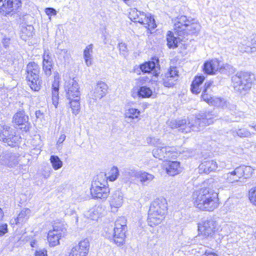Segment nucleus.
Wrapping results in <instances>:
<instances>
[{
    "label": "nucleus",
    "instance_id": "c85d7f7f",
    "mask_svg": "<svg viewBox=\"0 0 256 256\" xmlns=\"http://www.w3.org/2000/svg\"><path fill=\"white\" fill-rule=\"evenodd\" d=\"M166 170L171 176L178 174L181 172L180 162L177 161H168L166 165Z\"/></svg>",
    "mask_w": 256,
    "mask_h": 256
},
{
    "label": "nucleus",
    "instance_id": "5fc2aeb1",
    "mask_svg": "<svg viewBox=\"0 0 256 256\" xmlns=\"http://www.w3.org/2000/svg\"><path fill=\"white\" fill-rule=\"evenodd\" d=\"M8 232V225L6 224L0 226V236L4 235Z\"/></svg>",
    "mask_w": 256,
    "mask_h": 256
},
{
    "label": "nucleus",
    "instance_id": "4468645a",
    "mask_svg": "<svg viewBox=\"0 0 256 256\" xmlns=\"http://www.w3.org/2000/svg\"><path fill=\"white\" fill-rule=\"evenodd\" d=\"M179 78L176 67H170L164 74L162 75V82L165 87L172 88L176 83Z\"/></svg>",
    "mask_w": 256,
    "mask_h": 256
},
{
    "label": "nucleus",
    "instance_id": "e2e57ef3",
    "mask_svg": "<svg viewBox=\"0 0 256 256\" xmlns=\"http://www.w3.org/2000/svg\"><path fill=\"white\" fill-rule=\"evenodd\" d=\"M248 126L254 129L255 130H256V124H249Z\"/></svg>",
    "mask_w": 256,
    "mask_h": 256
},
{
    "label": "nucleus",
    "instance_id": "de8ad7c7",
    "mask_svg": "<svg viewBox=\"0 0 256 256\" xmlns=\"http://www.w3.org/2000/svg\"><path fill=\"white\" fill-rule=\"evenodd\" d=\"M56 54L59 56L60 58H63L64 60L68 59L70 54L66 49L58 48Z\"/></svg>",
    "mask_w": 256,
    "mask_h": 256
},
{
    "label": "nucleus",
    "instance_id": "69168bd1",
    "mask_svg": "<svg viewBox=\"0 0 256 256\" xmlns=\"http://www.w3.org/2000/svg\"><path fill=\"white\" fill-rule=\"evenodd\" d=\"M211 256H218V254H216L215 253H212Z\"/></svg>",
    "mask_w": 256,
    "mask_h": 256
},
{
    "label": "nucleus",
    "instance_id": "6ab92c4d",
    "mask_svg": "<svg viewBox=\"0 0 256 256\" xmlns=\"http://www.w3.org/2000/svg\"><path fill=\"white\" fill-rule=\"evenodd\" d=\"M18 164V156L14 154L4 152L0 154V164L13 167Z\"/></svg>",
    "mask_w": 256,
    "mask_h": 256
},
{
    "label": "nucleus",
    "instance_id": "ea45409f",
    "mask_svg": "<svg viewBox=\"0 0 256 256\" xmlns=\"http://www.w3.org/2000/svg\"><path fill=\"white\" fill-rule=\"evenodd\" d=\"M34 28L32 26H22L21 29V38L26 40L28 38H30L33 35Z\"/></svg>",
    "mask_w": 256,
    "mask_h": 256
},
{
    "label": "nucleus",
    "instance_id": "cd10ccee",
    "mask_svg": "<svg viewBox=\"0 0 256 256\" xmlns=\"http://www.w3.org/2000/svg\"><path fill=\"white\" fill-rule=\"evenodd\" d=\"M106 212L103 206L99 205L96 206L87 212L86 216L88 218L92 220H97L102 216Z\"/></svg>",
    "mask_w": 256,
    "mask_h": 256
},
{
    "label": "nucleus",
    "instance_id": "0e129e2a",
    "mask_svg": "<svg viewBox=\"0 0 256 256\" xmlns=\"http://www.w3.org/2000/svg\"><path fill=\"white\" fill-rule=\"evenodd\" d=\"M3 212L2 211V210L0 208V220L2 219L3 218Z\"/></svg>",
    "mask_w": 256,
    "mask_h": 256
},
{
    "label": "nucleus",
    "instance_id": "bf43d9fd",
    "mask_svg": "<svg viewBox=\"0 0 256 256\" xmlns=\"http://www.w3.org/2000/svg\"><path fill=\"white\" fill-rule=\"evenodd\" d=\"M43 114L40 110H36V118H40Z\"/></svg>",
    "mask_w": 256,
    "mask_h": 256
},
{
    "label": "nucleus",
    "instance_id": "7ed1b4c3",
    "mask_svg": "<svg viewBox=\"0 0 256 256\" xmlns=\"http://www.w3.org/2000/svg\"><path fill=\"white\" fill-rule=\"evenodd\" d=\"M167 210L166 200L164 198L154 200L150 206L148 222L152 227L160 224L164 218Z\"/></svg>",
    "mask_w": 256,
    "mask_h": 256
},
{
    "label": "nucleus",
    "instance_id": "f03ea898",
    "mask_svg": "<svg viewBox=\"0 0 256 256\" xmlns=\"http://www.w3.org/2000/svg\"><path fill=\"white\" fill-rule=\"evenodd\" d=\"M192 197L194 206L200 210L212 212L218 206L217 194L208 188L194 191Z\"/></svg>",
    "mask_w": 256,
    "mask_h": 256
},
{
    "label": "nucleus",
    "instance_id": "aec40b11",
    "mask_svg": "<svg viewBox=\"0 0 256 256\" xmlns=\"http://www.w3.org/2000/svg\"><path fill=\"white\" fill-rule=\"evenodd\" d=\"M239 48L242 52H256V34H254L250 38L244 40L241 44L239 45Z\"/></svg>",
    "mask_w": 256,
    "mask_h": 256
},
{
    "label": "nucleus",
    "instance_id": "bb28decb",
    "mask_svg": "<svg viewBox=\"0 0 256 256\" xmlns=\"http://www.w3.org/2000/svg\"><path fill=\"white\" fill-rule=\"evenodd\" d=\"M108 90L107 85L104 82H100L95 86L92 98L94 100L101 99L106 94Z\"/></svg>",
    "mask_w": 256,
    "mask_h": 256
},
{
    "label": "nucleus",
    "instance_id": "e433bc0d",
    "mask_svg": "<svg viewBox=\"0 0 256 256\" xmlns=\"http://www.w3.org/2000/svg\"><path fill=\"white\" fill-rule=\"evenodd\" d=\"M30 210L28 208H24L18 214L16 218L14 220L16 224H22L25 222L29 218Z\"/></svg>",
    "mask_w": 256,
    "mask_h": 256
},
{
    "label": "nucleus",
    "instance_id": "f704fd0d",
    "mask_svg": "<svg viewBox=\"0 0 256 256\" xmlns=\"http://www.w3.org/2000/svg\"><path fill=\"white\" fill-rule=\"evenodd\" d=\"M200 29V26L199 24L192 22L189 23L186 28L184 30L183 36L196 34Z\"/></svg>",
    "mask_w": 256,
    "mask_h": 256
},
{
    "label": "nucleus",
    "instance_id": "473e14b6",
    "mask_svg": "<svg viewBox=\"0 0 256 256\" xmlns=\"http://www.w3.org/2000/svg\"><path fill=\"white\" fill-rule=\"evenodd\" d=\"M146 14L144 12L138 11L136 8H133L131 9L129 12V18L132 20L142 24Z\"/></svg>",
    "mask_w": 256,
    "mask_h": 256
},
{
    "label": "nucleus",
    "instance_id": "4d7b16f0",
    "mask_svg": "<svg viewBox=\"0 0 256 256\" xmlns=\"http://www.w3.org/2000/svg\"><path fill=\"white\" fill-rule=\"evenodd\" d=\"M10 44V39L8 38H4L2 40V44L6 48H8Z\"/></svg>",
    "mask_w": 256,
    "mask_h": 256
},
{
    "label": "nucleus",
    "instance_id": "49530a36",
    "mask_svg": "<svg viewBox=\"0 0 256 256\" xmlns=\"http://www.w3.org/2000/svg\"><path fill=\"white\" fill-rule=\"evenodd\" d=\"M248 198L251 203L256 206V186L252 188L249 190Z\"/></svg>",
    "mask_w": 256,
    "mask_h": 256
},
{
    "label": "nucleus",
    "instance_id": "2eb2a0df",
    "mask_svg": "<svg viewBox=\"0 0 256 256\" xmlns=\"http://www.w3.org/2000/svg\"><path fill=\"white\" fill-rule=\"evenodd\" d=\"M13 123L18 126H20V128L24 132H27L30 128L28 117L23 110H20L15 114L12 118Z\"/></svg>",
    "mask_w": 256,
    "mask_h": 256
},
{
    "label": "nucleus",
    "instance_id": "79ce46f5",
    "mask_svg": "<svg viewBox=\"0 0 256 256\" xmlns=\"http://www.w3.org/2000/svg\"><path fill=\"white\" fill-rule=\"evenodd\" d=\"M152 94V90L146 86H142L138 92V95L142 98H148Z\"/></svg>",
    "mask_w": 256,
    "mask_h": 256
},
{
    "label": "nucleus",
    "instance_id": "a211bd4d",
    "mask_svg": "<svg viewBox=\"0 0 256 256\" xmlns=\"http://www.w3.org/2000/svg\"><path fill=\"white\" fill-rule=\"evenodd\" d=\"M123 202V194L121 191L116 190L112 194L110 198V204L112 212H116L117 209L122 206Z\"/></svg>",
    "mask_w": 256,
    "mask_h": 256
},
{
    "label": "nucleus",
    "instance_id": "c756f323",
    "mask_svg": "<svg viewBox=\"0 0 256 256\" xmlns=\"http://www.w3.org/2000/svg\"><path fill=\"white\" fill-rule=\"evenodd\" d=\"M230 132L234 136L242 138H250L252 134L248 129L245 128L234 127L232 128Z\"/></svg>",
    "mask_w": 256,
    "mask_h": 256
},
{
    "label": "nucleus",
    "instance_id": "13d9d810",
    "mask_svg": "<svg viewBox=\"0 0 256 256\" xmlns=\"http://www.w3.org/2000/svg\"><path fill=\"white\" fill-rule=\"evenodd\" d=\"M66 138V136L65 134H61L58 140L57 144L59 145L60 144H62L65 140Z\"/></svg>",
    "mask_w": 256,
    "mask_h": 256
},
{
    "label": "nucleus",
    "instance_id": "8fccbe9b",
    "mask_svg": "<svg viewBox=\"0 0 256 256\" xmlns=\"http://www.w3.org/2000/svg\"><path fill=\"white\" fill-rule=\"evenodd\" d=\"M42 64H50L54 63L50 52L48 50H44L43 56Z\"/></svg>",
    "mask_w": 256,
    "mask_h": 256
},
{
    "label": "nucleus",
    "instance_id": "680f3d73",
    "mask_svg": "<svg viewBox=\"0 0 256 256\" xmlns=\"http://www.w3.org/2000/svg\"><path fill=\"white\" fill-rule=\"evenodd\" d=\"M214 253L213 252H210V250H206L205 251L204 254L207 256H211L212 254Z\"/></svg>",
    "mask_w": 256,
    "mask_h": 256
},
{
    "label": "nucleus",
    "instance_id": "4c0bfd02",
    "mask_svg": "<svg viewBox=\"0 0 256 256\" xmlns=\"http://www.w3.org/2000/svg\"><path fill=\"white\" fill-rule=\"evenodd\" d=\"M92 48L93 45L92 44H90L88 45L84 50V61L86 64L87 66H89L92 64Z\"/></svg>",
    "mask_w": 256,
    "mask_h": 256
},
{
    "label": "nucleus",
    "instance_id": "7c9ffc66",
    "mask_svg": "<svg viewBox=\"0 0 256 256\" xmlns=\"http://www.w3.org/2000/svg\"><path fill=\"white\" fill-rule=\"evenodd\" d=\"M212 105L222 108H228L230 110H234L236 108L235 105L230 104L226 99L217 97L214 100Z\"/></svg>",
    "mask_w": 256,
    "mask_h": 256
},
{
    "label": "nucleus",
    "instance_id": "f3484780",
    "mask_svg": "<svg viewBox=\"0 0 256 256\" xmlns=\"http://www.w3.org/2000/svg\"><path fill=\"white\" fill-rule=\"evenodd\" d=\"M20 6V0H0V12L9 14L16 10Z\"/></svg>",
    "mask_w": 256,
    "mask_h": 256
},
{
    "label": "nucleus",
    "instance_id": "dca6fc26",
    "mask_svg": "<svg viewBox=\"0 0 256 256\" xmlns=\"http://www.w3.org/2000/svg\"><path fill=\"white\" fill-rule=\"evenodd\" d=\"M65 229L58 226H54L53 230H50L48 234V240L50 246H55L59 244L60 240L64 234Z\"/></svg>",
    "mask_w": 256,
    "mask_h": 256
},
{
    "label": "nucleus",
    "instance_id": "423d86ee",
    "mask_svg": "<svg viewBox=\"0 0 256 256\" xmlns=\"http://www.w3.org/2000/svg\"><path fill=\"white\" fill-rule=\"evenodd\" d=\"M254 78V74L242 72H237L232 78L234 90L240 94H244L251 88Z\"/></svg>",
    "mask_w": 256,
    "mask_h": 256
},
{
    "label": "nucleus",
    "instance_id": "3c124183",
    "mask_svg": "<svg viewBox=\"0 0 256 256\" xmlns=\"http://www.w3.org/2000/svg\"><path fill=\"white\" fill-rule=\"evenodd\" d=\"M147 142L148 144L155 146L156 148L162 145L160 140L156 138H149L147 139Z\"/></svg>",
    "mask_w": 256,
    "mask_h": 256
},
{
    "label": "nucleus",
    "instance_id": "58836bf2",
    "mask_svg": "<svg viewBox=\"0 0 256 256\" xmlns=\"http://www.w3.org/2000/svg\"><path fill=\"white\" fill-rule=\"evenodd\" d=\"M105 236L108 239L110 240V241L113 242L117 246H122L124 244H119V243H117L116 241L118 240V238L116 237H118V236H116V232L114 231L113 228L111 226L110 228H108L107 230L105 231Z\"/></svg>",
    "mask_w": 256,
    "mask_h": 256
},
{
    "label": "nucleus",
    "instance_id": "09e8293b",
    "mask_svg": "<svg viewBox=\"0 0 256 256\" xmlns=\"http://www.w3.org/2000/svg\"><path fill=\"white\" fill-rule=\"evenodd\" d=\"M54 65V63L50 64H42V69L44 72V74L49 76L52 74V66Z\"/></svg>",
    "mask_w": 256,
    "mask_h": 256
},
{
    "label": "nucleus",
    "instance_id": "f8f14e48",
    "mask_svg": "<svg viewBox=\"0 0 256 256\" xmlns=\"http://www.w3.org/2000/svg\"><path fill=\"white\" fill-rule=\"evenodd\" d=\"M114 225L113 229L116 232V236H116L118 238L116 242L119 243V244H124L127 230L126 220L124 216L120 217L116 220Z\"/></svg>",
    "mask_w": 256,
    "mask_h": 256
},
{
    "label": "nucleus",
    "instance_id": "39448f33",
    "mask_svg": "<svg viewBox=\"0 0 256 256\" xmlns=\"http://www.w3.org/2000/svg\"><path fill=\"white\" fill-rule=\"evenodd\" d=\"M40 68L35 62H30L26 66V80L32 90L38 92L42 87V80L40 76Z\"/></svg>",
    "mask_w": 256,
    "mask_h": 256
},
{
    "label": "nucleus",
    "instance_id": "20e7f679",
    "mask_svg": "<svg viewBox=\"0 0 256 256\" xmlns=\"http://www.w3.org/2000/svg\"><path fill=\"white\" fill-rule=\"evenodd\" d=\"M64 90L72 112L76 116L80 112V92L78 83L74 79L69 80L65 83Z\"/></svg>",
    "mask_w": 256,
    "mask_h": 256
},
{
    "label": "nucleus",
    "instance_id": "37998d69",
    "mask_svg": "<svg viewBox=\"0 0 256 256\" xmlns=\"http://www.w3.org/2000/svg\"><path fill=\"white\" fill-rule=\"evenodd\" d=\"M140 114V112L138 109L130 108L125 111L124 116L126 118L134 120L138 118Z\"/></svg>",
    "mask_w": 256,
    "mask_h": 256
},
{
    "label": "nucleus",
    "instance_id": "393cba45",
    "mask_svg": "<svg viewBox=\"0 0 256 256\" xmlns=\"http://www.w3.org/2000/svg\"><path fill=\"white\" fill-rule=\"evenodd\" d=\"M200 172L208 174L211 172L215 171L218 168L216 162L213 160H206L203 161L198 166Z\"/></svg>",
    "mask_w": 256,
    "mask_h": 256
},
{
    "label": "nucleus",
    "instance_id": "603ef678",
    "mask_svg": "<svg viewBox=\"0 0 256 256\" xmlns=\"http://www.w3.org/2000/svg\"><path fill=\"white\" fill-rule=\"evenodd\" d=\"M118 48L120 53L124 55L125 54L128 50L127 46L126 44L123 42L120 43L118 44Z\"/></svg>",
    "mask_w": 256,
    "mask_h": 256
},
{
    "label": "nucleus",
    "instance_id": "72a5a7b5",
    "mask_svg": "<svg viewBox=\"0 0 256 256\" xmlns=\"http://www.w3.org/2000/svg\"><path fill=\"white\" fill-rule=\"evenodd\" d=\"M180 36H178V37L174 36L172 32L168 31L166 38L168 47L170 48H176L178 42L180 40H183V38H181Z\"/></svg>",
    "mask_w": 256,
    "mask_h": 256
},
{
    "label": "nucleus",
    "instance_id": "2f4dec72",
    "mask_svg": "<svg viewBox=\"0 0 256 256\" xmlns=\"http://www.w3.org/2000/svg\"><path fill=\"white\" fill-rule=\"evenodd\" d=\"M204 79V76H202L195 77L192 83L190 88V90L192 94H198L201 92L202 88L200 86L202 84Z\"/></svg>",
    "mask_w": 256,
    "mask_h": 256
},
{
    "label": "nucleus",
    "instance_id": "a19ab883",
    "mask_svg": "<svg viewBox=\"0 0 256 256\" xmlns=\"http://www.w3.org/2000/svg\"><path fill=\"white\" fill-rule=\"evenodd\" d=\"M142 24L148 30H153L156 26L154 18L148 14H146Z\"/></svg>",
    "mask_w": 256,
    "mask_h": 256
},
{
    "label": "nucleus",
    "instance_id": "864d4df0",
    "mask_svg": "<svg viewBox=\"0 0 256 256\" xmlns=\"http://www.w3.org/2000/svg\"><path fill=\"white\" fill-rule=\"evenodd\" d=\"M45 12L48 16H56V10L52 8H47L45 9Z\"/></svg>",
    "mask_w": 256,
    "mask_h": 256
},
{
    "label": "nucleus",
    "instance_id": "6e6552de",
    "mask_svg": "<svg viewBox=\"0 0 256 256\" xmlns=\"http://www.w3.org/2000/svg\"><path fill=\"white\" fill-rule=\"evenodd\" d=\"M20 138L18 135L16 134L15 129L8 126H4L0 133V140L12 147L16 146Z\"/></svg>",
    "mask_w": 256,
    "mask_h": 256
},
{
    "label": "nucleus",
    "instance_id": "5701e85b",
    "mask_svg": "<svg viewBox=\"0 0 256 256\" xmlns=\"http://www.w3.org/2000/svg\"><path fill=\"white\" fill-rule=\"evenodd\" d=\"M129 174L131 176L138 178L140 182L144 184L150 183L154 178V176L152 174L144 171L131 170Z\"/></svg>",
    "mask_w": 256,
    "mask_h": 256
},
{
    "label": "nucleus",
    "instance_id": "4be33fe9",
    "mask_svg": "<svg viewBox=\"0 0 256 256\" xmlns=\"http://www.w3.org/2000/svg\"><path fill=\"white\" fill-rule=\"evenodd\" d=\"M190 21L185 16H181L177 18L174 24V30L178 36H182L184 30L186 28Z\"/></svg>",
    "mask_w": 256,
    "mask_h": 256
},
{
    "label": "nucleus",
    "instance_id": "b1692460",
    "mask_svg": "<svg viewBox=\"0 0 256 256\" xmlns=\"http://www.w3.org/2000/svg\"><path fill=\"white\" fill-rule=\"evenodd\" d=\"M212 84V82L210 81L206 82L204 86L201 98L204 102L208 104L212 105L213 100L216 97H212V96L211 86Z\"/></svg>",
    "mask_w": 256,
    "mask_h": 256
},
{
    "label": "nucleus",
    "instance_id": "ddd939ff",
    "mask_svg": "<svg viewBox=\"0 0 256 256\" xmlns=\"http://www.w3.org/2000/svg\"><path fill=\"white\" fill-rule=\"evenodd\" d=\"M90 248V242L87 238L80 241L68 252L67 256H86Z\"/></svg>",
    "mask_w": 256,
    "mask_h": 256
},
{
    "label": "nucleus",
    "instance_id": "c9c22d12",
    "mask_svg": "<svg viewBox=\"0 0 256 256\" xmlns=\"http://www.w3.org/2000/svg\"><path fill=\"white\" fill-rule=\"evenodd\" d=\"M59 82L54 80L52 84V101L56 108L58 104Z\"/></svg>",
    "mask_w": 256,
    "mask_h": 256
},
{
    "label": "nucleus",
    "instance_id": "412c9836",
    "mask_svg": "<svg viewBox=\"0 0 256 256\" xmlns=\"http://www.w3.org/2000/svg\"><path fill=\"white\" fill-rule=\"evenodd\" d=\"M140 69L144 73L152 72L154 76H157L160 70V66L158 59L152 61H149L142 64L140 66Z\"/></svg>",
    "mask_w": 256,
    "mask_h": 256
},
{
    "label": "nucleus",
    "instance_id": "a18cd8bd",
    "mask_svg": "<svg viewBox=\"0 0 256 256\" xmlns=\"http://www.w3.org/2000/svg\"><path fill=\"white\" fill-rule=\"evenodd\" d=\"M108 174V176H106V178L108 180L111 182L115 180L118 178L119 174V172L118 168L113 166Z\"/></svg>",
    "mask_w": 256,
    "mask_h": 256
},
{
    "label": "nucleus",
    "instance_id": "052dcab7",
    "mask_svg": "<svg viewBox=\"0 0 256 256\" xmlns=\"http://www.w3.org/2000/svg\"><path fill=\"white\" fill-rule=\"evenodd\" d=\"M30 246L32 248H36L37 246V242L36 240L31 242Z\"/></svg>",
    "mask_w": 256,
    "mask_h": 256
},
{
    "label": "nucleus",
    "instance_id": "6e6d98bb",
    "mask_svg": "<svg viewBox=\"0 0 256 256\" xmlns=\"http://www.w3.org/2000/svg\"><path fill=\"white\" fill-rule=\"evenodd\" d=\"M36 256H48L47 251L45 249L40 250L35 252Z\"/></svg>",
    "mask_w": 256,
    "mask_h": 256
},
{
    "label": "nucleus",
    "instance_id": "c03bdc74",
    "mask_svg": "<svg viewBox=\"0 0 256 256\" xmlns=\"http://www.w3.org/2000/svg\"><path fill=\"white\" fill-rule=\"evenodd\" d=\"M50 161L54 170H58L62 166V162L57 156H51Z\"/></svg>",
    "mask_w": 256,
    "mask_h": 256
},
{
    "label": "nucleus",
    "instance_id": "1a4fd4ad",
    "mask_svg": "<svg viewBox=\"0 0 256 256\" xmlns=\"http://www.w3.org/2000/svg\"><path fill=\"white\" fill-rule=\"evenodd\" d=\"M218 230V224L212 218L205 220L198 224L199 235L204 238L212 237Z\"/></svg>",
    "mask_w": 256,
    "mask_h": 256
},
{
    "label": "nucleus",
    "instance_id": "9d476101",
    "mask_svg": "<svg viewBox=\"0 0 256 256\" xmlns=\"http://www.w3.org/2000/svg\"><path fill=\"white\" fill-rule=\"evenodd\" d=\"M175 150L174 147L163 146L162 144L154 148L152 152L154 157L164 161L176 156Z\"/></svg>",
    "mask_w": 256,
    "mask_h": 256
},
{
    "label": "nucleus",
    "instance_id": "9b49d317",
    "mask_svg": "<svg viewBox=\"0 0 256 256\" xmlns=\"http://www.w3.org/2000/svg\"><path fill=\"white\" fill-rule=\"evenodd\" d=\"M90 192L94 198H100L104 200L109 194L110 189L106 186L104 184H102L98 180H96L92 184Z\"/></svg>",
    "mask_w": 256,
    "mask_h": 256
},
{
    "label": "nucleus",
    "instance_id": "0eeeda50",
    "mask_svg": "<svg viewBox=\"0 0 256 256\" xmlns=\"http://www.w3.org/2000/svg\"><path fill=\"white\" fill-rule=\"evenodd\" d=\"M251 172L252 168L250 166H242L236 167L232 172L224 174L223 178L229 183L238 182H240V178L243 176L246 178Z\"/></svg>",
    "mask_w": 256,
    "mask_h": 256
},
{
    "label": "nucleus",
    "instance_id": "f257e3e1",
    "mask_svg": "<svg viewBox=\"0 0 256 256\" xmlns=\"http://www.w3.org/2000/svg\"><path fill=\"white\" fill-rule=\"evenodd\" d=\"M212 123V114L210 112L200 114L194 119L172 120L167 122L171 128H178L179 131L184 133L191 130L200 131L203 127Z\"/></svg>",
    "mask_w": 256,
    "mask_h": 256
},
{
    "label": "nucleus",
    "instance_id": "a878e982",
    "mask_svg": "<svg viewBox=\"0 0 256 256\" xmlns=\"http://www.w3.org/2000/svg\"><path fill=\"white\" fill-rule=\"evenodd\" d=\"M220 68V62L218 59H214L206 62L204 64V71L208 74H215Z\"/></svg>",
    "mask_w": 256,
    "mask_h": 256
}]
</instances>
